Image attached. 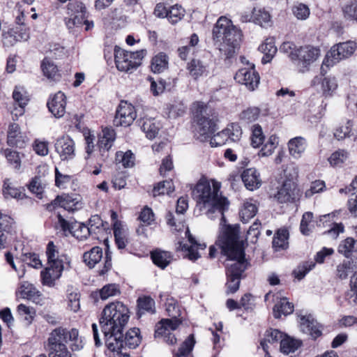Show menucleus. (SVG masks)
I'll list each match as a JSON object with an SVG mask.
<instances>
[{"mask_svg": "<svg viewBox=\"0 0 357 357\" xmlns=\"http://www.w3.org/2000/svg\"><path fill=\"white\" fill-rule=\"evenodd\" d=\"M250 141L251 146L253 148H259L264 144L265 141V135L263 132L261 126L257 123L252 126Z\"/></svg>", "mask_w": 357, "mask_h": 357, "instance_id": "nucleus-50", "label": "nucleus"}, {"mask_svg": "<svg viewBox=\"0 0 357 357\" xmlns=\"http://www.w3.org/2000/svg\"><path fill=\"white\" fill-rule=\"evenodd\" d=\"M341 11L346 20L357 23V0H348L342 6Z\"/></svg>", "mask_w": 357, "mask_h": 357, "instance_id": "nucleus-43", "label": "nucleus"}, {"mask_svg": "<svg viewBox=\"0 0 357 357\" xmlns=\"http://www.w3.org/2000/svg\"><path fill=\"white\" fill-rule=\"evenodd\" d=\"M242 38V31L234 26L227 17H220L213 27V40L215 45L218 43L219 51L225 60L235 56Z\"/></svg>", "mask_w": 357, "mask_h": 357, "instance_id": "nucleus-5", "label": "nucleus"}, {"mask_svg": "<svg viewBox=\"0 0 357 357\" xmlns=\"http://www.w3.org/2000/svg\"><path fill=\"white\" fill-rule=\"evenodd\" d=\"M137 117L135 107L127 100H121L115 112L114 125L116 127H128Z\"/></svg>", "mask_w": 357, "mask_h": 357, "instance_id": "nucleus-15", "label": "nucleus"}, {"mask_svg": "<svg viewBox=\"0 0 357 357\" xmlns=\"http://www.w3.org/2000/svg\"><path fill=\"white\" fill-rule=\"evenodd\" d=\"M47 266L40 271V282L43 285L53 287L64 270L71 268L70 257L61 252L53 241H49L45 250Z\"/></svg>", "mask_w": 357, "mask_h": 357, "instance_id": "nucleus-6", "label": "nucleus"}, {"mask_svg": "<svg viewBox=\"0 0 357 357\" xmlns=\"http://www.w3.org/2000/svg\"><path fill=\"white\" fill-rule=\"evenodd\" d=\"M356 49V43L351 40L339 43L332 46L327 52L321 66V75L326 74L330 67L333 66L341 60L350 57Z\"/></svg>", "mask_w": 357, "mask_h": 357, "instance_id": "nucleus-11", "label": "nucleus"}, {"mask_svg": "<svg viewBox=\"0 0 357 357\" xmlns=\"http://www.w3.org/2000/svg\"><path fill=\"white\" fill-rule=\"evenodd\" d=\"M348 158V153L343 149L333 152L328 158L330 165L333 167L342 165Z\"/></svg>", "mask_w": 357, "mask_h": 357, "instance_id": "nucleus-64", "label": "nucleus"}, {"mask_svg": "<svg viewBox=\"0 0 357 357\" xmlns=\"http://www.w3.org/2000/svg\"><path fill=\"white\" fill-rule=\"evenodd\" d=\"M289 154L294 158H299L306 148V140L302 137H296L288 142Z\"/></svg>", "mask_w": 357, "mask_h": 357, "instance_id": "nucleus-36", "label": "nucleus"}, {"mask_svg": "<svg viewBox=\"0 0 357 357\" xmlns=\"http://www.w3.org/2000/svg\"><path fill=\"white\" fill-rule=\"evenodd\" d=\"M155 313V302L150 296L144 295L137 299L136 314L140 318L143 314Z\"/></svg>", "mask_w": 357, "mask_h": 357, "instance_id": "nucleus-28", "label": "nucleus"}, {"mask_svg": "<svg viewBox=\"0 0 357 357\" xmlns=\"http://www.w3.org/2000/svg\"><path fill=\"white\" fill-rule=\"evenodd\" d=\"M220 183L215 179L208 180L202 177L192 191L196 206L200 211L208 208V212L218 211L223 214L227 209L229 202L220 193Z\"/></svg>", "mask_w": 357, "mask_h": 357, "instance_id": "nucleus-4", "label": "nucleus"}, {"mask_svg": "<svg viewBox=\"0 0 357 357\" xmlns=\"http://www.w3.org/2000/svg\"><path fill=\"white\" fill-rule=\"evenodd\" d=\"M137 123L149 139H154L159 132V123L154 118L144 116L137 119Z\"/></svg>", "mask_w": 357, "mask_h": 357, "instance_id": "nucleus-26", "label": "nucleus"}, {"mask_svg": "<svg viewBox=\"0 0 357 357\" xmlns=\"http://www.w3.org/2000/svg\"><path fill=\"white\" fill-rule=\"evenodd\" d=\"M314 267L315 263L313 261H305L293 271V275L295 278L301 280Z\"/></svg>", "mask_w": 357, "mask_h": 357, "instance_id": "nucleus-60", "label": "nucleus"}, {"mask_svg": "<svg viewBox=\"0 0 357 357\" xmlns=\"http://www.w3.org/2000/svg\"><path fill=\"white\" fill-rule=\"evenodd\" d=\"M301 345V343L299 341L291 338L285 334L280 343V351L284 354H289L294 352Z\"/></svg>", "mask_w": 357, "mask_h": 357, "instance_id": "nucleus-58", "label": "nucleus"}, {"mask_svg": "<svg viewBox=\"0 0 357 357\" xmlns=\"http://www.w3.org/2000/svg\"><path fill=\"white\" fill-rule=\"evenodd\" d=\"M186 106L181 101H173L166 105L165 110L169 119H176L186 112Z\"/></svg>", "mask_w": 357, "mask_h": 357, "instance_id": "nucleus-44", "label": "nucleus"}, {"mask_svg": "<svg viewBox=\"0 0 357 357\" xmlns=\"http://www.w3.org/2000/svg\"><path fill=\"white\" fill-rule=\"evenodd\" d=\"M3 195L6 199H19L21 195V187L17 182L6 179L3 186Z\"/></svg>", "mask_w": 357, "mask_h": 357, "instance_id": "nucleus-41", "label": "nucleus"}, {"mask_svg": "<svg viewBox=\"0 0 357 357\" xmlns=\"http://www.w3.org/2000/svg\"><path fill=\"white\" fill-rule=\"evenodd\" d=\"M241 229L238 224L222 227L215 241V245L220 250L227 260L234 261L225 264L227 294H234L240 287L244 273L250 266L246 259L245 243L241 239Z\"/></svg>", "mask_w": 357, "mask_h": 357, "instance_id": "nucleus-1", "label": "nucleus"}, {"mask_svg": "<svg viewBox=\"0 0 357 357\" xmlns=\"http://www.w3.org/2000/svg\"><path fill=\"white\" fill-rule=\"evenodd\" d=\"M289 232L287 229L278 230L273 236V248L276 250H284L288 246Z\"/></svg>", "mask_w": 357, "mask_h": 357, "instance_id": "nucleus-46", "label": "nucleus"}, {"mask_svg": "<svg viewBox=\"0 0 357 357\" xmlns=\"http://www.w3.org/2000/svg\"><path fill=\"white\" fill-rule=\"evenodd\" d=\"M66 15L67 17L64 18V22L68 29H71L75 26H82L84 19L88 18L89 13L83 2L74 0L67 4Z\"/></svg>", "mask_w": 357, "mask_h": 357, "instance_id": "nucleus-12", "label": "nucleus"}, {"mask_svg": "<svg viewBox=\"0 0 357 357\" xmlns=\"http://www.w3.org/2000/svg\"><path fill=\"white\" fill-rule=\"evenodd\" d=\"M121 340L120 344H116L114 342V347H115L113 351H117L118 349H122L124 346L128 347L130 349L136 348L141 342L139 329L137 328H133L128 330L126 334H123V331H121V337H119ZM112 351V349H108Z\"/></svg>", "mask_w": 357, "mask_h": 357, "instance_id": "nucleus-21", "label": "nucleus"}, {"mask_svg": "<svg viewBox=\"0 0 357 357\" xmlns=\"http://www.w3.org/2000/svg\"><path fill=\"white\" fill-rule=\"evenodd\" d=\"M55 151L61 160H70L75 157V143L68 135L59 137L54 144Z\"/></svg>", "mask_w": 357, "mask_h": 357, "instance_id": "nucleus-18", "label": "nucleus"}, {"mask_svg": "<svg viewBox=\"0 0 357 357\" xmlns=\"http://www.w3.org/2000/svg\"><path fill=\"white\" fill-rule=\"evenodd\" d=\"M284 336L285 333L281 332L278 329L270 328L266 331L264 337L260 342V345L265 352L266 357H271L268 352V343L273 344L280 342V344Z\"/></svg>", "mask_w": 357, "mask_h": 357, "instance_id": "nucleus-27", "label": "nucleus"}, {"mask_svg": "<svg viewBox=\"0 0 357 357\" xmlns=\"http://www.w3.org/2000/svg\"><path fill=\"white\" fill-rule=\"evenodd\" d=\"M259 50L264 54L261 63L266 64L271 62L278 51L275 45L274 38H266L265 41L259 45Z\"/></svg>", "mask_w": 357, "mask_h": 357, "instance_id": "nucleus-34", "label": "nucleus"}, {"mask_svg": "<svg viewBox=\"0 0 357 357\" xmlns=\"http://www.w3.org/2000/svg\"><path fill=\"white\" fill-rule=\"evenodd\" d=\"M345 299L349 303H357V272H356L350 280V289L345 293Z\"/></svg>", "mask_w": 357, "mask_h": 357, "instance_id": "nucleus-62", "label": "nucleus"}, {"mask_svg": "<svg viewBox=\"0 0 357 357\" xmlns=\"http://www.w3.org/2000/svg\"><path fill=\"white\" fill-rule=\"evenodd\" d=\"M320 73V76H316L312 80L313 85L321 83L323 95L325 96H331L337 88V80L335 77H325Z\"/></svg>", "mask_w": 357, "mask_h": 357, "instance_id": "nucleus-29", "label": "nucleus"}, {"mask_svg": "<svg viewBox=\"0 0 357 357\" xmlns=\"http://www.w3.org/2000/svg\"><path fill=\"white\" fill-rule=\"evenodd\" d=\"M130 317L128 305L119 301L111 302L103 308L99 317V324L108 349H114V342L121 344V331H124Z\"/></svg>", "mask_w": 357, "mask_h": 357, "instance_id": "nucleus-2", "label": "nucleus"}, {"mask_svg": "<svg viewBox=\"0 0 357 357\" xmlns=\"http://www.w3.org/2000/svg\"><path fill=\"white\" fill-rule=\"evenodd\" d=\"M20 126L17 123H13L9 126L8 131V144L10 146H18L22 140Z\"/></svg>", "mask_w": 357, "mask_h": 357, "instance_id": "nucleus-48", "label": "nucleus"}, {"mask_svg": "<svg viewBox=\"0 0 357 357\" xmlns=\"http://www.w3.org/2000/svg\"><path fill=\"white\" fill-rule=\"evenodd\" d=\"M20 27L12 28L8 32L3 33L2 43L5 47L13 46L17 42L22 39V33Z\"/></svg>", "mask_w": 357, "mask_h": 357, "instance_id": "nucleus-45", "label": "nucleus"}, {"mask_svg": "<svg viewBox=\"0 0 357 357\" xmlns=\"http://www.w3.org/2000/svg\"><path fill=\"white\" fill-rule=\"evenodd\" d=\"M199 37L197 33H192L190 37L188 45L179 47L177 49L178 57L182 61H186L192 47H195L199 43Z\"/></svg>", "mask_w": 357, "mask_h": 357, "instance_id": "nucleus-52", "label": "nucleus"}, {"mask_svg": "<svg viewBox=\"0 0 357 357\" xmlns=\"http://www.w3.org/2000/svg\"><path fill=\"white\" fill-rule=\"evenodd\" d=\"M13 223V220L7 215L0 212V249L5 247L6 236L3 231H8Z\"/></svg>", "mask_w": 357, "mask_h": 357, "instance_id": "nucleus-54", "label": "nucleus"}, {"mask_svg": "<svg viewBox=\"0 0 357 357\" xmlns=\"http://www.w3.org/2000/svg\"><path fill=\"white\" fill-rule=\"evenodd\" d=\"M280 49L288 54L291 62L300 68L303 72L309 70L311 64L317 61L321 53L319 47L311 45L298 47L294 43L290 41L284 42Z\"/></svg>", "mask_w": 357, "mask_h": 357, "instance_id": "nucleus-8", "label": "nucleus"}, {"mask_svg": "<svg viewBox=\"0 0 357 357\" xmlns=\"http://www.w3.org/2000/svg\"><path fill=\"white\" fill-rule=\"evenodd\" d=\"M175 309V305H169L167 308L168 315L171 319H162L155 326L154 338L161 340L169 345H174L177 342L175 335L171 331H175L182 324V319L178 318L179 312L173 313L171 307Z\"/></svg>", "mask_w": 357, "mask_h": 357, "instance_id": "nucleus-9", "label": "nucleus"}, {"mask_svg": "<svg viewBox=\"0 0 357 357\" xmlns=\"http://www.w3.org/2000/svg\"><path fill=\"white\" fill-rule=\"evenodd\" d=\"M102 135L98 138L97 146L102 161L109 158V151L114 145L116 137L114 129L111 127H105L102 130Z\"/></svg>", "mask_w": 357, "mask_h": 357, "instance_id": "nucleus-19", "label": "nucleus"}, {"mask_svg": "<svg viewBox=\"0 0 357 357\" xmlns=\"http://www.w3.org/2000/svg\"><path fill=\"white\" fill-rule=\"evenodd\" d=\"M294 310V304L288 301L286 297L280 299L277 303L275 304L273 312L275 319L281 318L282 315L287 316L293 313Z\"/></svg>", "mask_w": 357, "mask_h": 357, "instance_id": "nucleus-35", "label": "nucleus"}, {"mask_svg": "<svg viewBox=\"0 0 357 357\" xmlns=\"http://www.w3.org/2000/svg\"><path fill=\"white\" fill-rule=\"evenodd\" d=\"M88 227H84V233H92V237L99 241H105L111 230L108 222H104L100 215H94L89 220Z\"/></svg>", "mask_w": 357, "mask_h": 357, "instance_id": "nucleus-16", "label": "nucleus"}, {"mask_svg": "<svg viewBox=\"0 0 357 357\" xmlns=\"http://www.w3.org/2000/svg\"><path fill=\"white\" fill-rule=\"evenodd\" d=\"M337 252L347 259L357 253V240L352 237H347L341 241L337 246Z\"/></svg>", "mask_w": 357, "mask_h": 357, "instance_id": "nucleus-33", "label": "nucleus"}, {"mask_svg": "<svg viewBox=\"0 0 357 357\" xmlns=\"http://www.w3.org/2000/svg\"><path fill=\"white\" fill-rule=\"evenodd\" d=\"M195 339L193 334H190L185 341L181 344L177 352L175 354V357H185L188 356L192 351L195 344Z\"/></svg>", "mask_w": 357, "mask_h": 357, "instance_id": "nucleus-56", "label": "nucleus"}, {"mask_svg": "<svg viewBox=\"0 0 357 357\" xmlns=\"http://www.w3.org/2000/svg\"><path fill=\"white\" fill-rule=\"evenodd\" d=\"M241 177L245 187L248 190L253 191L259 188L261 185L262 181L260 173L255 167L244 169L241 174Z\"/></svg>", "mask_w": 357, "mask_h": 357, "instance_id": "nucleus-23", "label": "nucleus"}, {"mask_svg": "<svg viewBox=\"0 0 357 357\" xmlns=\"http://www.w3.org/2000/svg\"><path fill=\"white\" fill-rule=\"evenodd\" d=\"M185 14V9L181 5L175 4L169 7L167 19L169 23L175 24L183 18Z\"/></svg>", "mask_w": 357, "mask_h": 357, "instance_id": "nucleus-57", "label": "nucleus"}, {"mask_svg": "<svg viewBox=\"0 0 357 357\" xmlns=\"http://www.w3.org/2000/svg\"><path fill=\"white\" fill-rule=\"evenodd\" d=\"M313 213L310 211L305 212L303 215L300 223V231L304 236H309L314 228L313 225Z\"/></svg>", "mask_w": 357, "mask_h": 357, "instance_id": "nucleus-51", "label": "nucleus"}, {"mask_svg": "<svg viewBox=\"0 0 357 357\" xmlns=\"http://www.w3.org/2000/svg\"><path fill=\"white\" fill-rule=\"evenodd\" d=\"M47 106L55 117H62L66 112V96L64 93L59 91L50 97Z\"/></svg>", "mask_w": 357, "mask_h": 357, "instance_id": "nucleus-22", "label": "nucleus"}, {"mask_svg": "<svg viewBox=\"0 0 357 357\" xmlns=\"http://www.w3.org/2000/svg\"><path fill=\"white\" fill-rule=\"evenodd\" d=\"M98 293L102 300H106L109 297L120 294L121 290L119 284L111 283L104 285Z\"/></svg>", "mask_w": 357, "mask_h": 357, "instance_id": "nucleus-59", "label": "nucleus"}, {"mask_svg": "<svg viewBox=\"0 0 357 357\" xmlns=\"http://www.w3.org/2000/svg\"><path fill=\"white\" fill-rule=\"evenodd\" d=\"M208 110V104L202 101L194 102L190 107L194 132L204 137L212 136L218 130V117L211 110Z\"/></svg>", "mask_w": 357, "mask_h": 357, "instance_id": "nucleus-7", "label": "nucleus"}, {"mask_svg": "<svg viewBox=\"0 0 357 357\" xmlns=\"http://www.w3.org/2000/svg\"><path fill=\"white\" fill-rule=\"evenodd\" d=\"M43 75L50 82H58L62 75L58 66L48 57H45L40 63Z\"/></svg>", "mask_w": 357, "mask_h": 357, "instance_id": "nucleus-25", "label": "nucleus"}, {"mask_svg": "<svg viewBox=\"0 0 357 357\" xmlns=\"http://www.w3.org/2000/svg\"><path fill=\"white\" fill-rule=\"evenodd\" d=\"M278 145V137L276 135H271L266 144L263 145L259 154L262 156L271 155Z\"/></svg>", "mask_w": 357, "mask_h": 357, "instance_id": "nucleus-61", "label": "nucleus"}, {"mask_svg": "<svg viewBox=\"0 0 357 357\" xmlns=\"http://www.w3.org/2000/svg\"><path fill=\"white\" fill-rule=\"evenodd\" d=\"M257 211L258 208L256 204L249 202H244L239 212L241 221L243 223L248 222L256 215Z\"/></svg>", "mask_w": 357, "mask_h": 357, "instance_id": "nucleus-55", "label": "nucleus"}, {"mask_svg": "<svg viewBox=\"0 0 357 357\" xmlns=\"http://www.w3.org/2000/svg\"><path fill=\"white\" fill-rule=\"evenodd\" d=\"M85 344L86 339L79 329L58 326L49 334L46 347L49 357H73L71 351H81Z\"/></svg>", "mask_w": 357, "mask_h": 357, "instance_id": "nucleus-3", "label": "nucleus"}, {"mask_svg": "<svg viewBox=\"0 0 357 357\" xmlns=\"http://www.w3.org/2000/svg\"><path fill=\"white\" fill-rule=\"evenodd\" d=\"M83 261L89 268H93L102 258V249L99 246L93 247L83 254Z\"/></svg>", "mask_w": 357, "mask_h": 357, "instance_id": "nucleus-37", "label": "nucleus"}, {"mask_svg": "<svg viewBox=\"0 0 357 357\" xmlns=\"http://www.w3.org/2000/svg\"><path fill=\"white\" fill-rule=\"evenodd\" d=\"M151 259L156 266L165 269L172 261L173 255L171 252L156 249L151 252Z\"/></svg>", "mask_w": 357, "mask_h": 357, "instance_id": "nucleus-32", "label": "nucleus"}, {"mask_svg": "<svg viewBox=\"0 0 357 357\" xmlns=\"http://www.w3.org/2000/svg\"><path fill=\"white\" fill-rule=\"evenodd\" d=\"M223 134H226L228 140L236 142L241 139L243 132L238 123H231L222 130V135Z\"/></svg>", "mask_w": 357, "mask_h": 357, "instance_id": "nucleus-47", "label": "nucleus"}, {"mask_svg": "<svg viewBox=\"0 0 357 357\" xmlns=\"http://www.w3.org/2000/svg\"><path fill=\"white\" fill-rule=\"evenodd\" d=\"M252 18L255 24L264 26L271 21L270 13L264 9H256L252 10Z\"/></svg>", "mask_w": 357, "mask_h": 357, "instance_id": "nucleus-63", "label": "nucleus"}, {"mask_svg": "<svg viewBox=\"0 0 357 357\" xmlns=\"http://www.w3.org/2000/svg\"><path fill=\"white\" fill-rule=\"evenodd\" d=\"M299 189L296 182L292 179L286 178L282 183L278 187L273 198L279 204L293 203L299 195Z\"/></svg>", "mask_w": 357, "mask_h": 357, "instance_id": "nucleus-14", "label": "nucleus"}, {"mask_svg": "<svg viewBox=\"0 0 357 357\" xmlns=\"http://www.w3.org/2000/svg\"><path fill=\"white\" fill-rule=\"evenodd\" d=\"M114 61L119 71L132 73L142 64V59L146 55V50L129 52L115 46L114 50Z\"/></svg>", "mask_w": 357, "mask_h": 357, "instance_id": "nucleus-10", "label": "nucleus"}, {"mask_svg": "<svg viewBox=\"0 0 357 357\" xmlns=\"http://www.w3.org/2000/svg\"><path fill=\"white\" fill-rule=\"evenodd\" d=\"M301 328L303 333L307 334L313 340H316L322 335L323 326L312 314L301 317Z\"/></svg>", "mask_w": 357, "mask_h": 357, "instance_id": "nucleus-20", "label": "nucleus"}, {"mask_svg": "<svg viewBox=\"0 0 357 357\" xmlns=\"http://www.w3.org/2000/svg\"><path fill=\"white\" fill-rule=\"evenodd\" d=\"M137 219L140 221V225L137 229V233L139 232L141 229L143 230L144 227L155 224V213L152 208L148 206H145L142 208Z\"/></svg>", "mask_w": 357, "mask_h": 357, "instance_id": "nucleus-40", "label": "nucleus"}, {"mask_svg": "<svg viewBox=\"0 0 357 357\" xmlns=\"http://www.w3.org/2000/svg\"><path fill=\"white\" fill-rule=\"evenodd\" d=\"M115 161L125 169L132 168L135 165L136 157L131 150L118 151L115 153Z\"/></svg>", "mask_w": 357, "mask_h": 357, "instance_id": "nucleus-39", "label": "nucleus"}, {"mask_svg": "<svg viewBox=\"0 0 357 357\" xmlns=\"http://www.w3.org/2000/svg\"><path fill=\"white\" fill-rule=\"evenodd\" d=\"M261 114V109L258 107H248L239 114V119L246 123L257 121Z\"/></svg>", "mask_w": 357, "mask_h": 357, "instance_id": "nucleus-49", "label": "nucleus"}, {"mask_svg": "<svg viewBox=\"0 0 357 357\" xmlns=\"http://www.w3.org/2000/svg\"><path fill=\"white\" fill-rule=\"evenodd\" d=\"M81 204L77 195L70 194H61L57 195L50 203L45 204V209L50 212H52L57 208L61 207L70 211L77 210L80 207Z\"/></svg>", "mask_w": 357, "mask_h": 357, "instance_id": "nucleus-17", "label": "nucleus"}, {"mask_svg": "<svg viewBox=\"0 0 357 357\" xmlns=\"http://www.w3.org/2000/svg\"><path fill=\"white\" fill-rule=\"evenodd\" d=\"M114 242L119 250H124L129 243L127 231L124 229L120 220L112 224Z\"/></svg>", "mask_w": 357, "mask_h": 357, "instance_id": "nucleus-31", "label": "nucleus"}, {"mask_svg": "<svg viewBox=\"0 0 357 357\" xmlns=\"http://www.w3.org/2000/svg\"><path fill=\"white\" fill-rule=\"evenodd\" d=\"M354 269H357V257L354 259H344L336 267L335 278L340 280H346Z\"/></svg>", "mask_w": 357, "mask_h": 357, "instance_id": "nucleus-30", "label": "nucleus"}, {"mask_svg": "<svg viewBox=\"0 0 357 357\" xmlns=\"http://www.w3.org/2000/svg\"><path fill=\"white\" fill-rule=\"evenodd\" d=\"M24 298L31 301L36 304H41L43 296L33 284L24 282Z\"/></svg>", "mask_w": 357, "mask_h": 357, "instance_id": "nucleus-42", "label": "nucleus"}, {"mask_svg": "<svg viewBox=\"0 0 357 357\" xmlns=\"http://www.w3.org/2000/svg\"><path fill=\"white\" fill-rule=\"evenodd\" d=\"M169 58L165 52H159L151 61V70L153 73H161L168 68Z\"/></svg>", "mask_w": 357, "mask_h": 357, "instance_id": "nucleus-38", "label": "nucleus"}, {"mask_svg": "<svg viewBox=\"0 0 357 357\" xmlns=\"http://www.w3.org/2000/svg\"><path fill=\"white\" fill-rule=\"evenodd\" d=\"M186 70L195 80L201 77H206L209 73L208 65L199 59L192 58L187 63Z\"/></svg>", "mask_w": 357, "mask_h": 357, "instance_id": "nucleus-24", "label": "nucleus"}, {"mask_svg": "<svg viewBox=\"0 0 357 357\" xmlns=\"http://www.w3.org/2000/svg\"><path fill=\"white\" fill-rule=\"evenodd\" d=\"M174 191V183L172 180H165L158 182L154 185L152 192L153 197L169 195Z\"/></svg>", "mask_w": 357, "mask_h": 357, "instance_id": "nucleus-53", "label": "nucleus"}, {"mask_svg": "<svg viewBox=\"0 0 357 357\" xmlns=\"http://www.w3.org/2000/svg\"><path fill=\"white\" fill-rule=\"evenodd\" d=\"M234 79L237 83L244 85L248 91H253L259 86L260 76L255 64L248 63L246 66L236 73Z\"/></svg>", "mask_w": 357, "mask_h": 357, "instance_id": "nucleus-13", "label": "nucleus"}]
</instances>
